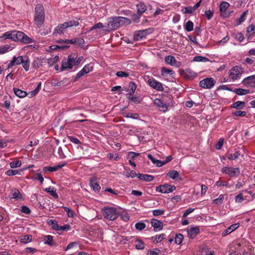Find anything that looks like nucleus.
<instances>
[{
    "label": "nucleus",
    "mask_w": 255,
    "mask_h": 255,
    "mask_svg": "<svg viewBox=\"0 0 255 255\" xmlns=\"http://www.w3.org/2000/svg\"><path fill=\"white\" fill-rule=\"evenodd\" d=\"M130 23V20L127 17L115 16L109 18L108 23L105 25V28L107 31H111L120 26L129 24Z\"/></svg>",
    "instance_id": "obj_1"
},
{
    "label": "nucleus",
    "mask_w": 255,
    "mask_h": 255,
    "mask_svg": "<svg viewBox=\"0 0 255 255\" xmlns=\"http://www.w3.org/2000/svg\"><path fill=\"white\" fill-rule=\"evenodd\" d=\"M45 12L43 6L41 3L37 4L35 7L34 22L38 27H40L44 22Z\"/></svg>",
    "instance_id": "obj_2"
},
{
    "label": "nucleus",
    "mask_w": 255,
    "mask_h": 255,
    "mask_svg": "<svg viewBox=\"0 0 255 255\" xmlns=\"http://www.w3.org/2000/svg\"><path fill=\"white\" fill-rule=\"evenodd\" d=\"M102 213L105 218L114 221L119 216L117 209L114 207H105L102 210Z\"/></svg>",
    "instance_id": "obj_3"
},
{
    "label": "nucleus",
    "mask_w": 255,
    "mask_h": 255,
    "mask_svg": "<svg viewBox=\"0 0 255 255\" xmlns=\"http://www.w3.org/2000/svg\"><path fill=\"white\" fill-rule=\"evenodd\" d=\"M79 23L78 21L70 20L67 22H65L62 24H59L54 29V34H63L64 33V29L71 27L73 26H78Z\"/></svg>",
    "instance_id": "obj_4"
},
{
    "label": "nucleus",
    "mask_w": 255,
    "mask_h": 255,
    "mask_svg": "<svg viewBox=\"0 0 255 255\" xmlns=\"http://www.w3.org/2000/svg\"><path fill=\"white\" fill-rule=\"evenodd\" d=\"M14 38V41H19L25 44H28L34 42V40L25 34L22 31H15Z\"/></svg>",
    "instance_id": "obj_5"
},
{
    "label": "nucleus",
    "mask_w": 255,
    "mask_h": 255,
    "mask_svg": "<svg viewBox=\"0 0 255 255\" xmlns=\"http://www.w3.org/2000/svg\"><path fill=\"white\" fill-rule=\"evenodd\" d=\"M221 171L228 174L231 177H237L240 174V170L238 167H225L222 169Z\"/></svg>",
    "instance_id": "obj_6"
},
{
    "label": "nucleus",
    "mask_w": 255,
    "mask_h": 255,
    "mask_svg": "<svg viewBox=\"0 0 255 255\" xmlns=\"http://www.w3.org/2000/svg\"><path fill=\"white\" fill-rule=\"evenodd\" d=\"M243 72L242 68L239 66H235L230 70L229 72V76L232 79L236 80L241 77Z\"/></svg>",
    "instance_id": "obj_7"
},
{
    "label": "nucleus",
    "mask_w": 255,
    "mask_h": 255,
    "mask_svg": "<svg viewBox=\"0 0 255 255\" xmlns=\"http://www.w3.org/2000/svg\"><path fill=\"white\" fill-rule=\"evenodd\" d=\"M216 81L212 77L207 78L201 80L199 83V85L204 89H211L215 84Z\"/></svg>",
    "instance_id": "obj_8"
},
{
    "label": "nucleus",
    "mask_w": 255,
    "mask_h": 255,
    "mask_svg": "<svg viewBox=\"0 0 255 255\" xmlns=\"http://www.w3.org/2000/svg\"><path fill=\"white\" fill-rule=\"evenodd\" d=\"M176 187L174 185H170L168 184L161 185L156 187V191L162 193H168L175 190Z\"/></svg>",
    "instance_id": "obj_9"
},
{
    "label": "nucleus",
    "mask_w": 255,
    "mask_h": 255,
    "mask_svg": "<svg viewBox=\"0 0 255 255\" xmlns=\"http://www.w3.org/2000/svg\"><path fill=\"white\" fill-rule=\"evenodd\" d=\"M73 60V57H71V55H70L68 56L67 59H63L62 61L61 71H62L67 69H72L73 67V65L72 64V61Z\"/></svg>",
    "instance_id": "obj_10"
},
{
    "label": "nucleus",
    "mask_w": 255,
    "mask_h": 255,
    "mask_svg": "<svg viewBox=\"0 0 255 255\" xmlns=\"http://www.w3.org/2000/svg\"><path fill=\"white\" fill-rule=\"evenodd\" d=\"M148 83L150 87L158 91H162L163 90L162 84L153 78L149 79Z\"/></svg>",
    "instance_id": "obj_11"
},
{
    "label": "nucleus",
    "mask_w": 255,
    "mask_h": 255,
    "mask_svg": "<svg viewBox=\"0 0 255 255\" xmlns=\"http://www.w3.org/2000/svg\"><path fill=\"white\" fill-rule=\"evenodd\" d=\"M242 83L247 87H255V75L245 78Z\"/></svg>",
    "instance_id": "obj_12"
},
{
    "label": "nucleus",
    "mask_w": 255,
    "mask_h": 255,
    "mask_svg": "<svg viewBox=\"0 0 255 255\" xmlns=\"http://www.w3.org/2000/svg\"><path fill=\"white\" fill-rule=\"evenodd\" d=\"M151 224L153 227V231L155 232L161 230L163 226V223L161 221L155 219L151 220Z\"/></svg>",
    "instance_id": "obj_13"
},
{
    "label": "nucleus",
    "mask_w": 255,
    "mask_h": 255,
    "mask_svg": "<svg viewBox=\"0 0 255 255\" xmlns=\"http://www.w3.org/2000/svg\"><path fill=\"white\" fill-rule=\"evenodd\" d=\"M66 163H62L58 164L56 166H54L53 167L45 166L43 167V170L44 172H46V171H49V172H55V171L58 170L59 169L63 167L64 166H65L66 165Z\"/></svg>",
    "instance_id": "obj_14"
},
{
    "label": "nucleus",
    "mask_w": 255,
    "mask_h": 255,
    "mask_svg": "<svg viewBox=\"0 0 255 255\" xmlns=\"http://www.w3.org/2000/svg\"><path fill=\"white\" fill-rule=\"evenodd\" d=\"M24 58L22 56H19L17 57L14 56L12 60L8 64L7 68H10L14 65H19L22 63Z\"/></svg>",
    "instance_id": "obj_15"
},
{
    "label": "nucleus",
    "mask_w": 255,
    "mask_h": 255,
    "mask_svg": "<svg viewBox=\"0 0 255 255\" xmlns=\"http://www.w3.org/2000/svg\"><path fill=\"white\" fill-rule=\"evenodd\" d=\"M147 30V29H144L136 31L134 35V39L139 40L145 37L148 34Z\"/></svg>",
    "instance_id": "obj_16"
},
{
    "label": "nucleus",
    "mask_w": 255,
    "mask_h": 255,
    "mask_svg": "<svg viewBox=\"0 0 255 255\" xmlns=\"http://www.w3.org/2000/svg\"><path fill=\"white\" fill-rule=\"evenodd\" d=\"M187 233L190 238L194 239L199 233V228L198 227H191L187 230Z\"/></svg>",
    "instance_id": "obj_17"
},
{
    "label": "nucleus",
    "mask_w": 255,
    "mask_h": 255,
    "mask_svg": "<svg viewBox=\"0 0 255 255\" xmlns=\"http://www.w3.org/2000/svg\"><path fill=\"white\" fill-rule=\"evenodd\" d=\"M90 186L93 188V190L96 192H99L101 189L100 185L96 181L95 177H91L89 179Z\"/></svg>",
    "instance_id": "obj_18"
},
{
    "label": "nucleus",
    "mask_w": 255,
    "mask_h": 255,
    "mask_svg": "<svg viewBox=\"0 0 255 255\" xmlns=\"http://www.w3.org/2000/svg\"><path fill=\"white\" fill-rule=\"evenodd\" d=\"M165 61L168 64L171 66H179V62H177L174 56L168 55L165 57Z\"/></svg>",
    "instance_id": "obj_19"
},
{
    "label": "nucleus",
    "mask_w": 255,
    "mask_h": 255,
    "mask_svg": "<svg viewBox=\"0 0 255 255\" xmlns=\"http://www.w3.org/2000/svg\"><path fill=\"white\" fill-rule=\"evenodd\" d=\"M14 33L15 31H7L4 33L1 36H0V41L6 39H10L13 41L14 40Z\"/></svg>",
    "instance_id": "obj_20"
},
{
    "label": "nucleus",
    "mask_w": 255,
    "mask_h": 255,
    "mask_svg": "<svg viewBox=\"0 0 255 255\" xmlns=\"http://www.w3.org/2000/svg\"><path fill=\"white\" fill-rule=\"evenodd\" d=\"M65 41L67 42L68 44H76L80 46H83L85 42L83 38H80L72 39L71 40H66Z\"/></svg>",
    "instance_id": "obj_21"
},
{
    "label": "nucleus",
    "mask_w": 255,
    "mask_h": 255,
    "mask_svg": "<svg viewBox=\"0 0 255 255\" xmlns=\"http://www.w3.org/2000/svg\"><path fill=\"white\" fill-rule=\"evenodd\" d=\"M239 227V224H234L230 226L228 228H227L226 230H225L222 233L223 236H225L231 233H232L233 231L237 229Z\"/></svg>",
    "instance_id": "obj_22"
},
{
    "label": "nucleus",
    "mask_w": 255,
    "mask_h": 255,
    "mask_svg": "<svg viewBox=\"0 0 255 255\" xmlns=\"http://www.w3.org/2000/svg\"><path fill=\"white\" fill-rule=\"evenodd\" d=\"M137 178L141 180L146 181L147 182H150L152 181L154 177L151 175H147V174H142L140 173L137 174Z\"/></svg>",
    "instance_id": "obj_23"
},
{
    "label": "nucleus",
    "mask_w": 255,
    "mask_h": 255,
    "mask_svg": "<svg viewBox=\"0 0 255 255\" xmlns=\"http://www.w3.org/2000/svg\"><path fill=\"white\" fill-rule=\"evenodd\" d=\"M128 95V96L127 97L130 102H132L135 104H139L142 101V98H140V97L136 96L135 95H133V94L131 95Z\"/></svg>",
    "instance_id": "obj_24"
},
{
    "label": "nucleus",
    "mask_w": 255,
    "mask_h": 255,
    "mask_svg": "<svg viewBox=\"0 0 255 255\" xmlns=\"http://www.w3.org/2000/svg\"><path fill=\"white\" fill-rule=\"evenodd\" d=\"M155 104L157 105V106L161 108L160 111L165 112L167 110V105L165 103H163L160 100L156 99L155 100Z\"/></svg>",
    "instance_id": "obj_25"
},
{
    "label": "nucleus",
    "mask_w": 255,
    "mask_h": 255,
    "mask_svg": "<svg viewBox=\"0 0 255 255\" xmlns=\"http://www.w3.org/2000/svg\"><path fill=\"white\" fill-rule=\"evenodd\" d=\"M13 90L15 95L19 98H24L27 95L26 92L18 88H13Z\"/></svg>",
    "instance_id": "obj_26"
},
{
    "label": "nucleus",
    "mask_w": 255,
    "mask_h": 255,
    "mask_svg": "<svg viewBox=\"0 0 255 255\" xmlns=\"http://www.w3.org/2000/svg\"><path fill=\"white\" fill-rule=\"evenodd\" d=\"M245 106V102L242 101H237L231 105V108L236 109L237 110H242L244 108Z\"/></svg>",
    "instance_id": "obj_27"
},
{
    "label": "nucleus",
    "mask_w": 255,
    "mask_h": 255,
    "mask_svg": "<svg viewBox=\"0 0 255 255\" xmlns=\"http://www.w3.org/2000/svg\"><path fill=\"white\" fill-rule=\"evenodd\" d=\"M247 36L248 38L254 36L255 33V25L254 24L250 25L247 28Z\"/></svg>",
    "instance_id": "obj_28"
},
{
    "label": "nucleus",
    "mask_w": 255,
    "mask_h": 255,
    "mask_svg": "<svg viewBox=\"0 0 255 255\" xmlns=\"http://www.w3.org/2000/svg\"><path fill=\"white\" fill-rule=\"evenodd\" d=\"M196 74L190 70H186L184 72L183 76L186 79H193L196 76Z\"/></svg>",
    "instance_id": "obj_29"
},
{
    "label": "nucleus",
    "mask_w": 255,
    "mask_h": 255,
    "mask_svg": "<svg viewBox=\"0 0 255 255\" xmlns=\"http://www.w3.org/2000/svg\"><path fill=\"white\" fill-rule=\"evenodd\" d=\"M136 85L133 82H130L129 83L128 87L127 89V91L129 92L128 95H132L133 94L136 90Z\"/></svg>",
    "instance_id": "obj_30"
},
{
    "label": "nucleus",
    "mask_w": 255,
    "mask_h": 255,
    "mask_svg": "<svg viewBox=\"0 0 255 255\" xmlns=\"http://www.w3.org/2000/svg\"><path fill=\"white\" fill-rule=\"evenodd\" d=\"M137 9V14L139 15H141L146 10V5L142 3H140L136 5Z\"/></svg>",
    "instance_id": "obj_31"
},
{
    "label": "nucleus",
    "mask_w": 255,
    "mask_h": 255,
    "mask_svg": "<svg viewBox=\"0 0 255 255\" xmlns=\"http://www.w3.org/2000/svg\"><path fill=\"white\" fill-rule=\"evenodd\" d=\"M11 196L12 198L14 199H21L22 198L21 193L16 188L12 189Z\"/></svg>",
    "instance_id": "obj_32"
},
{
    "label": "nucleus",
    "mask_w": 255,
    "mask_h": 255,
    "mask_svg": "<svg viewBox=\"0 0 255 255\" xmlns=\"http://www.w3.org/2000/svg\"><path fill=\"white\" fill-rule=\"evenodd\" d=\"M32 236L31 235H26L23 236L20 239V242L23 244H27L32 241Z\"/></svg>",
    "instance_id": "obj_33"
},
{
    "label": "nucleus",
    "mask_w": 255,
    "mask_h": 255,
    "mask_svg": "<svg viewBox=\"0 0 255 255\" xmlns=\"http://www.w3.org/2000/svg\"><path fill=\"white\" fill-rule=\"evenodd\" d=\"M234 93L240 96L245 95L250 93V90L242 88H237L234 90Z\"/></svg>",
    "instance_id": "obj_34"
},
{
    "label": "nucleus",
    "mask_w": 255,
    "mask_h": 255,
    "mask_svg": "<svg viewBox=\"0 0 255 255\" xmlns=\"http://www.w3.org/2000/svg\"><path fill=\"white\" fill-rule=\"evenodd\" d=\"M175 72L171 70L168 69L165 67H162L161 70V74L162 76L166 77L168 74L172 75L174 74Z\"/></svg>",
    "instance_id": "obj_35"
},
{
    "label": "nucleus",
    "mask_w": 255,
    "mask_h": 255,
    "mask_svg": "<svg viewBox=\"0 0 255 255\" xmlns=\"http://www.w3.org/2000/svg\"><path fill=\"white\" fill-rule=\"evenodd\" d=\"M49 226H51L52 229L55 231L58 230L59 226L57 222L55 220H48L47 221Z\"/></svg>",
    "instance_id": "obj_36"
},
{
    "label": "nucleus",
    "mask_w": 255,
    "mask_h": 255,
    "mask_svg": "<svg viewBox=\"0 0 255 255\" xmlns=\"http://www.w3.org/2000/svg\"><path fill=\"white\" fill-rule=\"evenodd\" d=\"M44 241L45 244H47L50 246H53L55 245L51 236L47 235L44 236Z\"/></svg>",
    "instance_id": "obj_37"
},
{
    "label": "nucleus",
    "mask_w": 255,
    "mask_h": 255,
    "mask_svg": "<svg viewBox=\"0 0 255 255\" xmlns=\"http://www.w3.org/2000/svg\"><path fill=\"white\" fill-rule=\"evenodd\" d=\"M70 55H71V57H73L74 59V60L72 61V64L73 65V66L79 65L83 58V56H80L78 58V59H76L77 56H76L75 54H71Z\"/></svg>",
    "instance_id": "obj_38"
},
{
    "label": "nucleus",
    "mask_w": 255,
    "mask_h": 255,
    "mask_svg": "<svg viewBox=\"0 0 255 255\" xmlns=\"http://www.w3.org/2000/svg\"><path fill=\"white\" fill-rule=\"evenodd\" d=\"M22 67L26 71L29 70L30 61L27 57L25 56L21 63Z\"/></svg>",
    "instance_id": "obj_39"
},
{
    "label": "nucleus",
    "mask_w": 255,
    "mask_h": 255,
    "mask_svg": "<svg viewBox=\"0 0 255 255\" xmlns=\"http://www.w3.org/2000/svg\"><path fill=\"white\" fill-rule=\"evenodd\" d=\"M124 117L127 118H131L133 119H137L139 117V115L137 113H125L123 114Z\"/></svg>",
    "instance_id": "obj_40"
},
{
    "label": "nucleus",
    "mask_w": 255,
    "mask_h": 255,
    "mask_svg": "<svg viewBox=\"0 0 255 255\" xmlns=\"http://www.w3.org/2000/svg\"><path fill=\"white\" fill-rule=\"evenodd\" d=\"M45 191L48 193H49L51 196L55 198H58V195L57 194L56 190H54V188H51V187L46 188L45 189Z\"/></svg>",
    "instance_id": "obj_41"
},
{
    "label": "nucleus",
    "mask_w": 255,
    "mask_h": 255,
    "mask_svg": "<svg viewBox=\"0 0 255 255\" xmlns=\"http://www.w3.org/2000/svg\"><path fill=\"white\" fill-rule=\"evenodd\" d=\"M230 4L226 1H222L220 6V10L221 12L222 13L224 12L226 9L229 7Z\"/></svg>",
    "instance_id": "obj_42"
},
{
    "label": "nucleus",
    "mask_w": 255,
    "mask_h": 255,
    "mask_svg": "<svg viewBox=\"0 0 255 255\" xmlns=\"http://www.w3.org/2000/svg\"><path fill=\"white\" fill-rule=\"evenodd\" d=\"M193 23L191 21L188 20L185 23L184 28L187 31L190 32L193 30Z\"/></svg>",
    "instance_id": "obj_43"
},
{
    "label": "nucleus",
    "mask_w": 255,
    "mask_h": 255,
    "mask_svg": "<svg viewBox=\"0 0 255 255\" xmlns=\"http://www.w3.org/2000/svg\"><path fill=\"white\" fill-rule=\"evenodd\" d=\"M248 13V10H246L242 13V14L239 18L237 23L236 24L237 26L240 25L243 22H244L245 20L246 16Z\"/></svg>",
    "instance_id": "obj_44"
},
{
    "label": "nucleus",
    "mask_w": 255,
    "mask_h": 255,
    "mask_svg": "<svg viewBox=\"0 0 255 255\" xmlns=\"http://www.w3.org/2000/svg\"><path fill=\"white\" fill-rule=\"evenodd\" d=\"M42 65V59L38 58H36L33 62L32 65L33 68L38 69L40 66Z\"/></svg>",
    "instance_id": "obj_45"
},
{
    "label": "nucleus",
    "mask_w": 255,
    "mask_h": 255,
    "mask_svg": "<svg viewBox=\"0 0 255 255\" xmlns=\"http://www.w3.org/2000/svg\"><path fill=\"white\" fill-rule=\"evenodd\" d=\"M167 175L172 179H175L179 176V174L177 171L173 170L169 172Z\"/></svg>",
    "instance_id": "obj_46"
},
{
    "label": "nucleus",
    "mask_w": 255,
    "mask_h": 255,
    "mask_svg": "<svg viewBox=\"0 0 255 255\" xmlns=\"http://www.w3.org/2000/svg\"><path fill=\"white\" fill-rule=\"evenodd\" d=\"M209 61V60L208 58L202 56H196L193 58V61L196 62H207Z\"/></svg>",
    "instance_id": "obj_47"
},
{
    "label": "nucleus",
    "mask_w": 255,
    "mask_h": 255,
    "mask_svg": "<svg viewBox=\"0 0 255 255\" xmlns=\"http://www.w3.org/2000/svg\"><path fill=\"white\" fill-rule=\"evenodd\" d=\"M136 244L135 245V247L137 250H143L144 248V245L143 242L139 239L136 240Z\"/></svg>",
    "instance_id": "obj_48"
},
{
    "label": "nucleus",
    "mask_w": 255,
    "mask_h": 255,
    "mask_svg": "<svg viewBox=\"0 0 255 255\" xmlns=\"http://www.w3.org/2000/svg\"><path fill=\"white\" fill-rule=\"evenodd\" d=\"M58 60L59 57L58 56H55L54 57L48 59L47 63L49 66H51L56 63L58 61Z\"/></svg>",
    "instance_id": "obj_49"
},
{
    "label": "nucleus",
    "mask_w": 255,
    "mask_h": 255,
    "mask_svg": "<svg viewBox=\"0 0 255 255\" xmlns=\"http://www.w3.org/2000/svg\"><path fill=\"white\" fill-rule=\"evenodd\" d=\"M183 240V236L181 234H177L175 237V243L177 245H180Z\"/></svg>",
    "instance_id": "obj_50"
},
{
    "label": "nucleus",
    "mask_w": 255,
    "mask_h": 255,
    "mask_svg": "<svg viewBox=\"0 0 255 255\" xmlns=\"http://www.w3.org/2000/svg\"><path fill=\"white\" fill-rule=\"evenodd\" d=\"M21 165V162L20 160H16L12 161L10 163V166L11 168H14L19 167Z\"/></svg>",
    "instance_id": "obj_51"
},
{
    "label": "nucleus",
    "mask_w": 255,
    "mask_h": 255,
    "mask_svg": "<svg viewBox=\"0 0 255 255\" xmlns=\"http://www.w3.org/2000/svg\"><path fill=\"white\" fill-rule=\"evenodd\" d=\"M224 199V195L223 194H221L218 198H216L213 200V203L218 205H220L223 203Z\"/></svg>",
    "instance_id": "obj_52"
},
{
    "label": "nucleus",
    "mask_w": 255,
    "mask_h": 255,
    "mask_svg": "<svg viewBox=\"0 0 255 255\" xmlns=\"http://www.w3.org/2000/svg\"><path fill=\"white\" fill-rule=\"evenodd\" d=\"M32 178L34 180H38L41 184H42L44 181V178L41 174H35Z\"/></svg>",
    "instance_id": "obj_53"
},
{
    "label": "nucleus",
    "mask_w": 255,
    "mask_h": 255,
    "mask_svg": "<svg viewBox=\"0 0 255 255\" xmlns=\"http://www.w3.org/2000/svg\"><path fill=\"white\" fill-rule=\"evenodd\" d=\"M145 227H146V225L143 222L137 223H136V224L135 225V228L137 230H139V231L143 230L145 228Z\"/></svg>",
    "instance_id": "obj_54"
},
{
    "label": "nucleus",
    "mask_w": 255,
    "mask_h": 255,
    "mask_svg": "<svg viewBox=\"0 0 255 255\" xmlns=\"http://www.w3.org/2000/svg\"><path fill=\"white\" fill-rule=\"evenodd\" d=\"M116 75L119 77H128L129 75L128 72L122 71L117 72Z\"/></svg>",
    "instance_id": "obj_55"
},
{
    "label": "nucleus",
    "mask_w": 255,
    "mask_h": 255,
    "mask_svg": "<svg viewBox=\"0 0 255 255\" xmlns=\"http://www.w3.org/2000/svg\"><path fill=\"white\" fill-rule=\"evenodd\" d=\"M139 155L140 153L130 151L128 153V158H129V160H134L135 157L139 156Z\"/></svg>",
    "instance_id": "obj_56"
},
{
    "label": "nucleus",
    "mask_w": 255,
    "mask_h": 255,
    "mask_svg": "<svg viewBox=\"0 0 255 255\" xmlns=\"http://www.w3.org/2000/svg\"><path fill=\"white\" fill-rule=\"evenodd\" d=\"M19 173V170L9 169L5 172V174L7 176H12L17 174Z\"/></svg>",
    "instance_id": "obj_57"
},
{
    "label": "nucleus",
    "mask_w": 255,
    "mask_h": 255,
    "mask_svg": "<svg viewBox=\"0 0 255 255\" xmlns=\"http://www.w3.org/2000/svg\"><path fill=\"white\" fill-rule=\"evenodd\" d=\"M240 155L239 151H236L234 154H230L229 155L228 158L230 160H235L238 158L239 156Z\"/></svg>",
    "instance_id": "obj_58"
},
{
    "label": "nucleus",
    "mask_w": 255,
    "mask_h": 255,
    "mask_svg": "<svg viewBox=\"0 0 255 255\" xmlns=\"http://www.w3.org/2000/svg\"><path fill=\"white\" fill-rule=\"evenodd\" d=\"M64 210L66 212L67 216L69 217H73L74 215V212L71 210L70 208L64 207Z\"/></svg>",
    "instance_id": "obj_59"
},
{
    "label": "nucleus",
    "mask_w": 255,
    "mask_h": 255,
    "mask_svg": "<svg viewBox=\"0 0 255 255\" xmlns=\"http://www.w3.org/2000/svg\"><path fill=\"white\" fill-rule=\"evenodd\" d=\"M164 210H163L156 209V210H154L152 211L153 215L154 216H158L162 215L164 214Z\"/></svg>",
    "instance_id": "obj_60"
},
{
    "label": "nucleus",
    "mask_w": 255,
    "mask_h": 255,
    "mask_svg": "<svg viewBox=\"0 0 255 255\" xmlns=\"http://www.w3.org/2000/svg\"><path fill=\"white\" fill-rule=\"evenodd\" d=\"M247 114L245 111H238L233 113V115L235 116L245 117Z\"/></svg>",
    "instance_id": "obj_61"
},
{
    "label": "nucleus",
    "mask_w": 255,
    "mask_h": 255,
    "mask_svg": "<svg viewBox=\"0 0 255 255\" xmlns=\"http://www.w3.org/2000/svg\"><path fill=\"white\" fill-rule=\"evenodd\" d=\"M104 27L105 28V25H103L102 23L99 22V23L94 25V26L93 27H92V28L90 29V30L92 31V30H93L94 29H101V28H104Z\"/></svg>",
    "instance_id": "obj_62"
},
{
    "label": "nucleus",
    "mask_w": 255,
    "mask_h": 255,
    "mask_svg": "<svg viewBox=\"0 0 255 255\" xmlns=\"http://www.w3.org/2000/svg\"><path fill=\"white\" fill-rule=\"evenodd\" d=\"M165 235L163 234H161L159 236H156L153 240V242H156V243L160 242L162 239H164Z\"/></svg>",
    "instance_id": "obj_63"
},
{
    "label": "nucleus",
    "mask_w": 255,
    "mask_h": 255,
    "mask_svg": "<svg viewBox=\"0 0 255 255\" xmlns=\"http://www.w3.org/2000/svg\"><path fill=\"white\" fill-rule=\"evenodd\" d=\"M224 143V138H221L219 139L216 145V147L217 149H220L222 147Z\"/></svg>",
    "instance_id": "obj_64"
}]
</instances>
